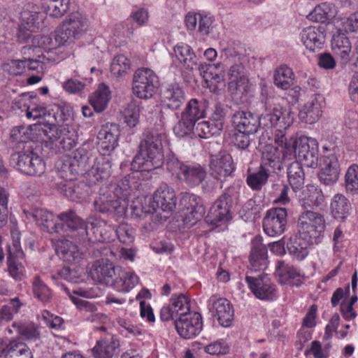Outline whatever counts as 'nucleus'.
<instances>
[{
  "mask_svg": "<svg viewBox=\"0 0 358 358\" xmlns=\"http://www.w3.org/2000/svg\"><path fill=\"white\" fill-rule=\"evenodd\" d=\"M27 219H32L41 229L48 233L64 231L77 243L88 250H96L101 255H107L108 248L103 244L110 240V236L103 234L100 227L91 223L90 228L85 222L73 210H68L55 215L45 209L34 208L30 210H24Z\"/></svg>",
  "mask_w": 358,
  "mask_h": 358,
  "instance_id": "1",
  "label": "nucleus"
},
{
  "mask_svg": "<svg viewBox=\"0 0 358 358\" xmlns=\"http://www.w3.org/2000/svg\"><path fill=\"white\" fill-rule=\"evenodd\" d=\"M261 100H264V112L259 116L250 111L239 110L233 114L231 124L235 131L255 134L263 124L267 127L288 129L294 122V116L289 109L273 103L274 97L262 91Z\"/></svg>",
  "mask_w": 358,
  "mask_h": 358,
  "instance_id": "2",
  "label": "nucleus"
},
{
  "mask_svg": "<svg viewBox=\"0 0 358 358\" xmlns=\"http://www.w3.org/2000/svg\"><path fill=\"white\" fill-rule=\"evenodd\" d=\"M165 134L157 129L145 130L139 144V151L131 162L134 171L150 172L164 164L162 141Z\"/></svg>",
  "mask_w": 358,
  "mask_h": 358,
  "instance_id": "3",
  "label": "nucleus"
},
{
  "mask_svg": "<svg viewBox=\"0 0 358 358\" xmlns=\"http://www.w3.org/2000/svg\"><path fill=\"white\" fill-rule=\"evenodd\" d=\"M14 11H16L14 6L8 9L0 8V26L9 34L15 32L18 41L24 42L31 37V32L39 28L43 15L36 11L34 4L28 3L20 12V22L17 24L13 16Z\"/></svg>",
  "mask_w": 358,
  "mask_h": 358,
  "instance_id": "4",
  "label": "nucleus"
},
{
  "mask_svg": "<svg viewBox=\"0 0 358 358\" xmlns=\"http://www.w3.org/2000/svg\"><path fill=\"white\" fill-rule=\"evenodd\" d=\"M90 274L94 280L119 292H128L138 282V277L134 272L115 267L112 262L103 259L94 264Z\"/></svg>",
  "mask_w": 358,
  "mask_h": 358,
  "instance_id": "5",
  "label": "nucleus"
},
{
  "mask_svg": "<svg viewBox=\"0 0 358 358\" xmlns=\"http://www.w3.org/2000/svg\"><path fill=\"white\" fill-rule=\"evenodd\" d=\"M130 194L129 189L124 190L116 184L101 187L93 206L96 212L107 214L115 219L122 217L126 212V201Z\"/></svg>",
  "mask_w": 358,
  "mask_h": 358,
  "instance_id": "6",
  "label": "nucleus"
},
{
  "mask_svg": "<svg viewBox=\"0 0 358 358\" xmlns=\"http://www.w3.org/2000/svg\"><path fill=\"white\" fill-rule=\"evenodd\" d=\"M286 129L276 128L274 144L266 145L262 150L261 166L271 168L274 172L282 169L284 164L291 160L292 142H287Z\"/></svg>",
  "mask_w": 358,
  "mask_h": 358,
  "instance_id": "7",
  "label": "nucleus"
},
{
  "mask_svg": "<svg viewBox=\"0 0 358 358\" xmlns=\"http://www.w3.org/2000/svg\"><path fill=\"white\" fill-rule=\"evenodd\" d=\"M166 166L169 173L189 187L199 185L206 177V171L200 164L183 162L173 153L167 155Z\"/></svg>",
  "mask_w": 358,
  "mask_h": 358,
  "instance_id": "8",
  "label": "nucleus"
},
{
  "mask_svg": "<svg viewBox=\"0 0 358 358\" xmlns=\"http://www.w3.org/2000/svg\"><path fill=\"white\" fill-rule=\"evenodd\" d=\"M87 18L78 12L71 13L56 30L55 41L59 45L73 43L87 31Z\"/></svg>",
  "mask_w": 358,
  "mask_h": 358,
  "instance_id": "9",
  "label": "nucleus"
},
{
  "mask_svg": "<svg viewBox=\"0 0 358 358\" xmlns=\"http://www.w3.org/2000/svg\"><path fill=\"white\" fill-rule=\"evenodd\" d=\"M238 191L229 187L213 204L206 217V221L212 225H218L231 220V207L238 199Z\"/></svg>",
  "mask_w": 358,
  "mask_h": 358,
  "instance_id": "10",
  "label": "nucleus"
},
{
  "mask_svg": "<svg viewBox=\"0 0 358 358\" xmlns=\"http://www.w3.org/2000/svg\"><path fill=\"white\" fill-rule=\"evenodd\" d=\"M89 158L87 149L84 146L80 147L73 153V156H63L57 162V174L63 180H74L78 175L85 171Z\"/></svg>",
  "mask_w": 358,
  "mask_h": 358,
  "instance_id": "11",
  "label": "nucleus"
},
{
  "mask_svg": "<svg viewBox=\"0 0 358 358\" xmlns=\"http://www.w3.org/2000/svg\"><path fill=\"white\" fill-rule=\"evenodd\" d=\"M287 142H292L291 160L297 158L305 166L309 168H316L318 165V143L315 138L306 136L299 138L290 137Z\"/></svg>",
  "mask_w": 358,
  "mask_h": 358,
  "instance_id": "12",
  "label": "nucleus"
},
{
  "mask_svg": "<svg viewBox=\"0 0 358 358\" xmlns=\"http://www.w3.org/2000/svg\"><path fill=\"white\" fill-rule=\"evenodd\" d=\"M228 91L236 104L247 101L250 84L245 73V67L241 64L232 65L228 72Z\"/></svg>",
  "mask_w": 358,
  "mask_h": 358,
  "instance_id": "13",
  "label": "nucleus"
},
{
  "mask_svg": "<svg viewBox=\"0 0 358 358\" xmlns=\"http://www.w3.org/2000/svg\"><path fill=\"white\" fill-rule=\"evenodd\" d=\"M298 232L317 244L321 242L325 229L324 216L311 210L301 213L297 222Z\"/></svg>",
  "mask_w": 358,
  "mask_h": 358,
  "instance_id": "14",
  "label": "nucleus"
},
{
  "mask_svg": "<svg viewBox=\"0 0 358 358\" xmlns=\"http://www.w3.org/2000/svg\"><path fill=\"white\" fill-rule=\"evenodd\" d=\"M12 160L16 161L17 170L30 176H41L46 169L43 159L35 152L32 146H27L23 150L13 154Z\"/></svg>",
  "mask_w": 358,
  "mask_h": 358,
  "instance_id": "15",
  "label": "nucleus"
},
{
  "mask_svg": "<svg viewBox=\"0 0 358 358\" xmlns=\"http://www.w3.org/2000/svg\"><path fill=\"white\" fill-rule=\"evenodd\" d=\"M134 94L139 99H149L157 87L158 78L154 71L148 68L136 71L133 80Z\"/></svg>",
  "mask_w": 358,
  "mask_h": 358,
  "instance_id": "16",
  "label": "nucleus"
},
{
  "mask_svg": "<svg viewBox=\"0 0 358 358\" xmlns=\"http://www.w3.org/2000/svg\"><path fill=\"white\" fill-rule=\"evenodd\" d=\"M43 132L51 141H58V148L64 152L70 151L77 144L78 134L76 131L69 125L59 128L53 125Z\"/></svg>",
  "mask_w": 358,
  "mask_h": 358,
  "instance_id": "17",
  "label": "nucleus"
},
{
  "mask_svg": "<svg viewBox=\"0 0 358 358\" xmlns=\"http://www.w3.org/2000/svg\"><path fill=\"white\" fill-rule=\"evenodd\" d=\"M287 224V212L285 208H273L268 210L263 219V229L269 236L282 234Z\"/></svg>",
  "mask_w": 358,
  "mask_h": 358,
  "instance_id": "18",
  "label": "nucleus"
},
{
  "mask_svg": "<svg viewBox=\"0 0 358 358\" xmlns=\"http://www.w3.org/2000/svg\"><path fill=\"white\" fill-rule=\"evenodd\" d=\"M208 308L217 317L220 324L229 327L234 320V309L229 301L225 298L212 296L208 301Z\"/></svg>",
  "mask_w": 358,
  "mask_h": 358,
  "instance_id": "19",
  "label": "nucleus"
},
{
  "mask_svg": "<svg viewBox=\"0 0 358 358\" xmlns=\"http://www.w3.org/2000/svg\"><path fill=\"white\" fill-rule=\"evenodd\" d=\"M175 327L182 338L191 339L196 336L202 330V316L197 312H192L187 317L176 320Z\"/></svg>",
  "mask_w": 358,
  "mask_h": 358,
  "instance_id": "20",
  "label": "nucleus"
},
{
  "mask_svg": "<svg viewBox=\"0 0 358 358\" xmlns=\"http://www.w3.org/2000/svg\"><path fill=\"white\" fill-rule=\"evenodd\" d=\"M210 176L216 181L222 180L231 176L235 169L231 156L227 152H220L212 156L210 163Z\"/></svg>",
  "mask_w": 358,
  "mask_h": 358,
  "instance_id": "21",
  "label": "nucleus"
},
{
  "mask_svg": "<svg viewBox=\"0 0 358 358\" xmlns=\"http://www.w3.org/2000/svg\"><path fill=\"white\" fill-rule=\"evenodd\" d=\"M112 173L111 157L106 153L99 154L87 172L90 182L96 184L106 181Z\"/></svg>",
  "mask_w": 358,
  "mask_h": 358,
  "instance_id": "22",
  "label": "nucleus"
},
{
  "mask_svg": "<svg viewBox=\"0 0 358 358\" xmlns=\"http://www.w3.org/2000/svg\"><path fill=\"white\" fill-rule=\"evenodd\" d=\"M120 135L118 124L110 122L103 124L97 136L100 149L109 155L117 146Z\"/></svg>",
  "mask_w": 358,
  "mask_h": 358,
  "instance_id": "23",
  "label": "nucleus"
},
{
  "mask_svg": "<svg viewBox=\"0 0 358 358\" xmlns=\"http://www.w3.org/2000/svg\"><path fill=\"white\" fill-rule=\"evenodd\" d=\"M245 281L254 295L262 300L271 299L275 291L267 275L261 274L258 277L246 276Z\"/></svg>",
  "mask_w": 358,
  "mask_h": 358,
  "instance_id": "24",
  "label": "nucleus"
},
{
  "mask_svg": "<svg viewBox=\"0 0 358 358\" xmlns=\"http://www.w3.org/2000/svg\"><path fill=\"white\" fill-rule=\"evenodd\" d=\"M175 191L166 183H162L153 196V203L164 212H173L176 208Z\"/></svg>",
  "mask_w": 358,
  "mask_h": 358,
  "instance_id": "25",
  "label": "nucleus"
},
{
  "mask_svg": "<svg viewBox=\"0 0 358 358\" xmlns=\"http://www.w3.org/2000/svg\"><path fill=\"white\" fill-rule=\"evenodd\" d=\"M250 264V269L254 271L263 270L267 266V248L260 236H255L252 240Z\"/></svg>",
  "mask_w": 358,
  "mask_h": 358,
  "instance_id": "26",
  "label": "nucleus"
},
{
  "mask_svg": "<svg viewBox=\"0 0 358 358\" xmlns=\"http://www.w3.org/2000/svg\"><path fill=\"white\" fill-rule=\"evenodd\" d=\"M323 106L324 99L322 96H312L300 110L299 113L300 120L306 124L315 123L322 115Z\"/></svg>",
  "mask_w": 358,
  "mask_h": 358,
  "instance_id": "27",
  "label": "nucleus"
},
{
  "mask_svg": "<svg viewBox=\"0 0 358 358\" xmlns=\"http://www.w3.org/2000/svg\"><path fill=\"white\" fill-rule=\"evenodd\" d=\"M119 341L113 336L108 334L101 338L92 350L94 358H113L120 352Z\"/></svg>",
  "mask_w": 358,
  "mask_h": 358,
  "instance_id": "28",
  "label": "nucleus"
},
{
  "mask_svg": "<svg viewBox=\"0 0 358 358\" xmlns=\"http://www.w3.org/2000/svg\"><path fill=\"white\" fill-rule=\"evenodd\" d=\"M161 97L165 107L177 110L185 101V92L178 84H169L162 89Z\"/></svg>",
  "mask_w": 358,
  "mask_h": 358,
  "instance_id": "29",
  "label": "nucleus"
},
{
  "mask_svg": "<svg viewBox=\"0 0 358 358\" xmlns=\"http://www.w3.org/2000/svg\"><path fill=\"white\" fill-rule=\"evenodd\" d=\"M338 175L339 165L336 157L334 155L324 157L318 174L320 181L324 185H331L336 182Z\"/></svg>",
  "mask_w": 358,
  "mask_h": 358,
  "instance_id": "30",
  "label": "nucleus"
},
{
  "mask_svg": "<svg viewBox=\"0 0 358 358\" xmlns=\"http://www.w3.org/2000/svg\"><path fill=\"white\" fill-rule=\"evenodd\" d=\"M40 125H32L29 127L19 126L13 128L10 131V140L16 143H24L27 146H31V142L38 140V132H43Z\"/></svg>",
  "mask_w": 358,
  "mask_h": 358,
  "instance_id": "31",
  "label": "nucleus"
},
{
  "mask_svg": "<svg viewBox=\"0 0 358 358\" xmlns=\"http://www.w3.org/2000/svg\"><path fill=\"white\" fill-rule=\"evenodd\" d=\"M329 209L334 220L344 222L351 214L352 206L347 196L337 193L331 199Z\"/></svg>",
  "mask_w": 358,
  "mask_h": 358,
  "instance_id": "32",
  "label": "nucleus"
},
{
  "mask_svg": "<svg viewBox=\"0 0 358 358\" xmlns=\"http://www.w3.org/2000/svg\"><path fill=\"white\" fill-rule=\"evenodd\" d=\"M313 244L317 243L298 232V234L289 238L287 248L292 256L298 260H303L308 255V246Z\"/></svg>",
  "mask_w": 358,
  "mask_h": 358,
  "instance_id": "33",
  "label": "nucleus"
},
{
  "mask_svg": "<svg viewBox=\"0 0 358 358\" xmlns=\"http://www.w3.org/2000/svg\"><path fill=\"white\" fill-rule=\"evenodd\" d=\"M300 37L306 48L313 52L322 48L325 40L324 34L320 27H308L303 29Z\"/></svg>",
  "mask_w": 358,
  "mask_h": 358,
  "instance_id": "34",
  "label": "nucleus"
},
{
  "mask_svg": "<svg viewBox=\"0 0 358 358\" xmlns=\"http://www.w3.org/2000/svg\"><path fill=\"white\" fill-rule=\"evenodd\" d=\"M55 185L61 193L73 201H80L87 195L84 189L86 185L83 182L77 183L74 180H62L57 182Z\"/></svg>",
  "mask_w": 358,
  "mask_h": 358,
  "instance_id": "35",
  "label": "nucleus"
},
{
  "mask_svg": "<svg viewBox=\"0 0 358 358\" xmlns=\"http://www.w3.org/2000/svg\"><path fill=\"white\" fill-rule=\"evenodd\" d=\"M173 52L177 60L185 69L192 71L197 68L196 56L190 45L179 43L174 46Z\"/></svg>",
  "mask_w": 358,
  "mask_h": 358,
  "instance_id": "36",
  "label": "nucleus"
},
{
  "mask_svg": "<svg viewBox=\"0 0 358 358\" xmlns=\"http://www.w3.org/2000/svg\"><path fill=\"white\" fill-rule=\"evenodd\" d=\"M280 280L283 283L299 286L303 280V276L296 268L286 264L283 261H278L275 266Z\"/></svg>",
  "mask_w": 358,
  "mask_h": 358,
  "instance_id": "37",
  "label": "nucleus"
},
{
  "mask_svg": "<svg viewBox=\"0 0 358 358\" xmlns=\"http://www.w3.org/2000/svg\"><path fill=\"white\" fill-rule=\"evenodd\" d=\"M148 19V13L144 8H141L133 13L129 18H127L122 24V28L125 29L123 31L122 40L126 42L127 38H130L134 31L138 27L143 25Z\"/></svg>",
  "mask_w": 358,
  "mask_h": 358,
  "instance_id": "38",
  "label": "nucleus"
},
{
  "mask_svg": "<svg viewBox=\"0 0 358 358\" xmlns=\"http://www.w3.org/2000/svg\"><path fill=\"white\" fill-rule=\"evenodd\" d=\"M208 101L204 99H191L181 113L187 118L196 122L206 117Z\"/></svg>",
  "mask_w": 358,
  "mask_h": 358,
  "instance_id": "39",
  "label": "nucleus"
},
{
  "mask_svg": "<svg viewBox=\"0 0 358 358\" xmlns=\"http://www.w3.org/2000/svg\"><path fill=\"white\" fill-rule=\"evenodd\" d=\"M57 247V252L65 262L77 264L83 258V252L80 251L78 245L69 240L59 241Z\"/></svg>",
  "mask_w": 358,
  "mask_h": 358,
  "instance_id": "40",
  "label": "nucleus"
},
{
  "mask_svg": "<svg viewBox=\"0 0 358 358\" xmlns=\"http://www.w3.org/2000/svg\"><path fill=\"white\" fill-rule=\"evenodd\" d=\"M12 327L22 340L36 341L41 338L39 327L34 322L16 321L13 322Z\"/></svg>",
  "mask_w": 358,
  "mask_h": 358,
  "instance_id": "41",
  "label": "nucleus"
},
{
  "mask_svg": "<svg viewBox=\"0 0 358 358\" xmlns=\"http://www.w3.org/2000/svg\"><path fill=\"white\" fill-rule=\"evenodd\" d=\"M3 358H34L29 348L23 342L12 340L2 350Z\"/></svg>",
  "mask_w": 358,
  "mask_h": 358,
  "instance_id": "42",
  "label": "nucleus"
},
{
  "mask_svg": "<svg viewBox=\"0 0 358 358\" xmlns=\"http://www.w3.org/2000/svg\"><path fill=\"white\" fill-rule=\"evenodd\" d=\"M331 48L333 52L340 57L342 62L347 63L350 60L352 46L345 34L338 33L333 36Z\"/></svg>",
  "mask_w": 358,
  "mask_h": 358,
  "instance_id": "43",
  "label": "nucleus"
},
{
  "mask_svg": "<svg viewBox=\"0 0 358 358\" xmlns=\"http://www.w3.org/2000/svg\"><path fill=\"white\" fill-rule=\"evenodd\" d=\"M51 38L48 36L36 35L32 38L31 45L23 46L21 49V55L22 58L21 60H25L26 64L29 60L34 58H41L40 55L36 56V53L39 52L40 48L45 49V45L50 43Z\"/></svg>",
  "mask_w": 358,
  "mask_h": 358,
  "instance_id": "44",
  "label": "nucleus"
},
{
  "mask_svg": "<svg viewBox=\"0 0 358 358\" xmlns=\"http://www.w3.org/2000/svg\"><path fill=\"white\" fill-rule=\"evenodd\" d=\"M188 200V210L185 219L195 224L198 220H201L205 214V208L201 197L195 194H189L186 196L185 200Z\"/></svg>",
  "mask_w": 358,
  "mask_h": 358,
  "instance_id": "45",
  "label": "nucleus"
},
{
  "mask_svg": "<svg viewBox=\"0 0 358 358\" xmlns=\"http://www.w3.org/2000/svg\"><path fill=\"white\" fill-rule=\"evenodd\" d=\"M294 73L291 68L281 65L274 72L273 80L275 85L282 90L289 89L294 83Z\"/></svg>",
  "mask_w": 358,
  "mask_h": 358,
  "instance_id": "46",
  "label": "nucleus"
},
{
  "mask_svg": "<svg viewBox=\"0 0 358 358\" xmlns=\"http://www.w3.org/2000/svg\"><path fill=\"white\" fill-rule=\"evenodd\" d=\"M110 90L108 86L101 83L97 90L90 96V105L94 110L101 113L105 110L110 99Z\"/></svg>",
  "mask_w": 358,
  "mask_h": 358,
  "instance_id": "47",
  "label": "nucleus"
},
{
  "mask_svg": "<svg viewBox=\"0 0 358 358\" xmlns=\"http://www.w3.org/2000/svg\"><path fill=\"white\" fill-rule=\"evenodd\" d=\"M336 14L335 6L330 2H324L317 5L314 10L310 13L309 18L315 22H324L333 18Z\"/></svg>",
  "mask_w": 358,
  "mask_h": 358,
  "instance_id": "48",
  "label": "nucleus"
},
{
  "mask_svg": "<svg viewBox=\"0 0 358 358\" xmlns=\"http://www.w3.org/2000/svg\"><path fill=\"white\" fill-rule=\"evenodd\" d=\"M287 178L294 191L303 187L305 174L301 163L294 161L289 164L287 168Z\"/></svg>",
  "mask_w": 358,
  "mask_h": 358,
  "instance_id": "49",
  "label": "nucleus"
},
{
  "mask_svg": "<svg viewBox=\"0 0 358 358\" xmlns=\"http://www.w3.org/2000/svg\"><path fill=\"white\" fill-rule=\"evenodd\" d=\"M269 176L270 171L260 166L257 172L248 174L246 183L252 190L259 191L266 184Z\"/></svg>",
  "mask_w": 358,
  "mask_h": 358,
  "instance_id": "50",
  "label": "nucleus"
},
{
  "mask_svg": "<svg viewBox=\"0 0 358 358\" xmlns=\"http://www.w3.org/2000/svg\"><path fill=\"white\" fill-rule=\"evenodd\" d=\"M173 308L177 312L178 318L188 316L191 312L190 299L183 294H173L169 299Z\"/></svg>",
  "mask_w": 358,
  "mask_h": 358,
  "instance_id": "51",
  "label": "nucleus"
},
{
  "mask_svg": "<svg viewBox=\"0 0 358 358\" xmlns=\"http://www.w3.org/2000/svg\"><path fill=\"white\" fill-rule=\"evenodd\" d=\"M195 123L194 121L187 118L186 116L180 115V119L173 127V132L178 138L187 136L194 137Z\"/></svg>",
  "mask_w": 358,
  "mask_h": 358,
  "instance_id": "52",
  "label": "nucleus"
},
{
  "mask_svg": "<svg viewBox=\"0 0 358 358\" xmlns=\"http://www.w3.org/2000/svg\"><path fill=\"white\" fill-rule=\"evenodd\" d=\"M345 188L347 192L358 193V165L356 164L350 165L346 171Z\"/></svg>",
  "mask_w": 358,
  "mask_h": 358,
  "instance_id": "53",
  "label": "nucleus"
},
{
  "mask_svg": "<svg viewBox=\"0 0 358 358\" xmlns=\"http://www.w3.org/2000/svg\"><path fill=\"white\" fill-rule=\"evenodd\" d=\"M32 290L34 296L42 302H48L52 298L50 289L38 276L34 278L32 282Z\"/></svg>",
  "mask_w": 358,
  "mask_h": 358,
  "instance_id": "54",
  "label": "nucleus"
},
{
  "mask_svg": "<svg viewBox=\"0 0 358 358\" xmlns=\"http://www.w3.org/2000/svg\"><path fill=\"white\" fill-rule=\"evenodd\" d=\"M69 6L70 0H50L47 13L53 17H61L67 13Z\"/></svg>",
  "mask_w": 358,
  "mask_h": 358,
  "instance_id": "55",
  "label": "nucleus"
},
{
  "mask_svg": "<svg viewBox=\"0 0 358 358\" xmlns=\"http://www.w3.org/2000/svg\"><path fill=\"white\" fill-rule=\"evenodd\" d=\"M203 77L206 82L221 83L224 81V69L221 64L209 65L203 72Z\"/></svg>",
  "mask_w": 358,
  "mask_h": 358,
  "instance_id": "56",
  "label": "nucleus"
},
{
  "mask_svg": "<svg viewBox=\"0 0 358 358\" xmlns=\"http://www.w3.org/2000/svg\"><path fill=\"white\" fill-rule=\"evenodd\" d=\"M324 202V196L321 190L316 188L308 190V195L302 199L301 206L306 210L313 208L322 205Z\"/></svg>",
  "mask_w": 358,
  "mask_h": 358,
  "instance_id": "57",
  "label": "nucleus"
},
{
  "mask_svg": "<svg viewBox=\"0 0 358 358\" xmlns=\"http://www.w3.org/2000/svg\"><path fill=\"white\" fill-rule=\"evenodd\" d=\"M140 107L136 103L128 104L124 111V121L130 128H134L139 123Z\"/></svg>",
  "mask_w": 358,
  "mask_h": 358,
  "instance_id": "58",
  "label": "nucleus"
},
{
  "mask_svg": "<svg viewBox=\"0 0 358 358\" xmlns=\"http://www.w3.org/2000/svg\"><path fill=\"white\" fill-rule=\"evenodd\" d=\"M3 70L12 76H20L27 71L25 60L7 59L2 65Z\"/></svg>",
  "mask_w": 358,
  "mask_h": 358,
  "instance_id": "59",
  "label": "nucleus"
},
{
  "mask_svg": "<svg viewBox=\"0 0 358 358\" xmlns=\"http://www.w3.org/2000/svg\"><path fill=\"white\" fill-rule=\"evenodd\" d=\"M130 68L129 60L123 55L114 57L110 66L111 73L116 76H122Z\"/></svg>",
  "mask_w": 358,
  "mask_h": 358,
  "instance_id": "60",
  "label": "nucleus"
},
{
  "mask_svg": "<svg viewBox=\"0 0 358 358\" xmlns=\"http://www.w3.org/2000/svg\"><path fill=\"white\" fill-rule=\"evenodd\" d=\"M113 230L115 232L119 241L124 244L131 243L134 240V231L127 223H121Z\"/></svg>",
  "mask_w": 358,
  "mask_h": 358,
  "instance_id": "61",
  "label": "nucleus"
},
{
  "mask_svg": "<svg viewBox=\"0 0 358 358\" xmlns=\"http://www.w3.org/2000/svg\"><path fill=\"white\" fill-rule=\"evenodd\" d=\"M215 19L212 15L199 13V31L203 35H209L215 28Z\"/></svg>",
  "mask_w": 358,
  "mask_h": 358,
  "instance_id": "62",
  "label": "nucleus"
},
{
  "mask_svg": "<svg viewBox=\"0 0 358 358\" xmlns=\"http://www.w3.org/2000/svg\"><path fill=\"white\" fill-rule=\"evenodd\" d=\"M64 290L66 292V294L69 295V296L70 297L72 302L81 311H83L86 313H90V315H91L97 310V307L94 303H93L89 301L82 299L77 296H73L71 294L70 290L66 287L64 289Z\"/></svg>",
  "mask_w": 358,
  "mask_h": 358,
  "instance_id": "63",
  "label": "nucleus"
},
{
  "mask_svg": "<svg viewBox=\"0 0 358 358\" xmlns=\"http://www.w3.org/2000/svg\"><path fill=\"white\" fill-rule=\"evenodd\" d=\"M28 119H41L45 118L47 116L50 117V106L45 108L42 106H38L36 104H30L29 110L25 114Z\"/></svg>",
  "mask_w": 358,
  "mask_h": 358,
  "instance_id": "64",
  "label": "nucleus"
}]
</instances>
